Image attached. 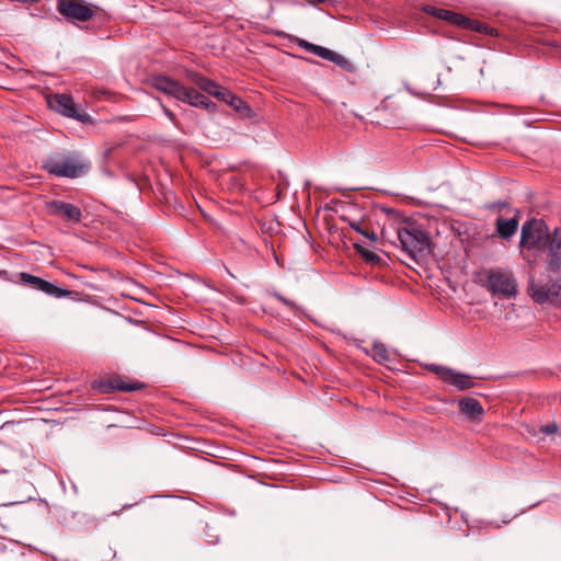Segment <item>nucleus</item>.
I'll return each instance as SVG.
<instances>
[{
    "instance_id": "nucleus-1",
    "label": "nucleus",
    "mask_w": 561,
    "mask_h": 561,
    "mask_svg": "<svg viewBox=\"0 0 561 561\" xmlns=\"http://www.w3.org/2000/svg\"><path fill=\"white\" fill-rule=\"evenodd\" d=\"M42 168L55 176L78 178L88 172L90 162L78 152H56L42 161Z\"/></svg>"
},
{
    "instance_id": "nucleus-2",
    "label": "nucleus",
    "mask_w": 561,
    "mask_h": 561,
    "mask_svg": "<svg viewBox=\"0 0 561 561\" xmlns=\"http://www.w3.org/2000/svg\"><path fill=\"white\" fill-rule=\"evenodd\" d=\"M151 84L158 91L170 95L181 102L188 103L192 106L214 107L215 104L204 94L193 88H186L179 81L165 76H157L151 80Z\"/></svg>"
},
{
    "instance_id": "nucleus-3",
    "label": "nucleus",
    "mask_w": 561,
    "mask_h": 561,
    "mask_svg": "<svg viewBox=\"0 0 561 561\" xmlns=\"http://www.w3.org/2000/svg\"><path fill=\"white\" fill-rule=\"evenodd\" d=\"M397 239L402 250L414 260L423 257L428 251L430 238L416 226L409 225L398 228Z\"/></svg>"
},
{
    "instance_id": "nucleus-4",
    "label": "nucleus",
    "mask_w": 561,
    "mask_h": 561,
    "mask_svg": "<svg viewBox=\"0 0 561 561\" xmlns=\"http://www.w3.org/2000/svg\"><path fill=\"white\" fill-rule=\"evenodd\" d=\"M551 234L542 220L531 219L526 221L522 227L520 247L539 250L548 247Z\"/></svg>"
},
{
    "instance_id": "nucleus-5",
    "label": "nucleus",
    "mask_w": 561,
    "mask_h": 561,
    "mask_svg": "<svg viewBox=\"0 0 561 561\" xmlns=\"http://www.w3.org/2000/svg\"><path fill=\"white\" fill-rule=\"evenodd\" d=\"M488 288L492 294H499L504 298H512L517 293V284L508 271H491L488 276Z\"/></svg>"
},
{
    "instance_id": "nucleus-6",
    "label": "nucleus",
    "mask_w": 561,
    "mask_h": 561,
    "mask_svg": "<svg viewBox=\"0 0 561 561\" xmlns=\"http://www.w3.org/2000/svg\"><path fill=\"white\" fill-rule=\"evenodd\" d=\"M57 11L72 23L76 21L87 22L94 16L93 9L87 5L82 0H58Z\"/></svg>"
},
{
    "instance_id": "nucleus-7",
    "label": "nucleus",
    "mask_w": 561,
    "mask_h": 561,
    "mask_svg": "<svg viewBox=\"0 0 561 561\" xmlns=\"http://www.w3.org/2000/svg\"><path fill=\"white\" fill-rule=\"evenodd\" d=\"M528 291L531 298L537 304H561V278L556 280H551L547 284H536L535 282H530L528 286Z\"/></svg>"
},
{
    "instance_id": "nucleus-8",
    "label": "nucleus",
    "mask_w": 561,
    "mask_h": 561,
    "mask_svg": "<svg viewBox=\"0 0 561 561\" xmlns=\"http://www.w3.org/2000/svg\"><path fill=\"white\" fill-rule=\"evenodd\" d=\"M427 369L439 376L444 382L454 386L458 390H467L474 386L469 375L458 373L451 368L431 364L427 366Z\"/></svg>"
},
{
    "instance_id": "nucleus-9",
    "label": "nucleus",
    "mask_w": 561,
    "mask_h": 561,
    "mask_svg": "<svg viewBox=\"0 0 561 561\" xmlns=\"http://www.w3.org/2000/svg\"><path fill=\"white\" fill-rule=\"evenodd\" d=\"M20 279L23 285H26L35 290L43 291L48 296L61 298L70 295V290L57 287L53 283H49L41 277L31 275L28 273H21Z\"/></svg>"
},
{
    "instance_id": "nucleus-10",
    "label": "nucleus",
    "mask_w": 561,
    "mask_h": 561,
    "mask_svg": "<svg viewBox=\"0 0 561 561\" xmlns=\"http://www.w3.org/2000/svg\"><path fill=\"white\" fill-rule=\"evenodd\" d=\"M49 106L64 116L84 122L87 115L78 113L73 99L68 94H55L48 99Z\"/></svg>"
},
{
    "instance_id": "nucleus-11",
    "label": "nucleus",
    "mask_w": 561,
    "mask_h": 561,
    "mask_svg": "<svg viewBox=\"0 0 561 561\" xmlns=\"http://www.w3.org/2000/svg\"><path fill=\"white\" fill-rule=\"evenodd\" d=\"M46 210L49 215L66 219L71 222L81 220V210L73 204L62 201H51L46 203Z\"/></svg>"
},
{
    "instance_id": "nucleus-12",
    "label": "nucleus",
    "mask_w": 561,
    "mask_h": 561,
    "mask_svg": "<svg viewBox=\"0 0 561 561\" xmlns=\"http://www.w3.org/2000/svg\"><path fill=\"white\" fill-rule=\"evenodd\" d=\"M546 264L549 271L561 273V229L551 233Z\"/></svg>"
},
{
    "instance_id": "nucleus-13",
    "label": "nucleus",
    "mask_w": 561,
    "mask_h": 561,
    "mask_svg": "<svg viewBox=\"0 0 561 561\" xmlns=\"http://www.w3.org/2000/svg\"><path fill=\"white\" fill-rule=\"evenodd\" d=\"M458 405L460 412L472 421L480 420L484 413L481 403L477 399L471 397L461 399Z\"/></svg>"
},
{
    "instance_id": "nucleus-14",
    "label": "nucleus",
    "mask_w": 561,
    "mask_h": 561,
    "mask_svg": "<svg viewBox=\"0 0 561 561\" xmlns=\"http://www.w3.org/2000/svg\"><path fill=\"white\" fill-rule=\"evenodd\" d=\"M424 11L431 15L437 16L456 25H462L467 21L463 15L445 9H437L428 5L424 9Z\"/></svg>"
},
{
    "instance_id": "nucleus-15",
    "label": "nucleus",
    "mask_w": 561,
    "mask_h": 561,
    "mask_svg": "<svg viewBox=\"0 0 561 561\" xmlns=\"http://www.w3.org/2000/svg\"><path fill=\"white\" fill-rule=\"evenodd\" d=\"M496 232L503 239H508L515 234L518 228V219L516 217L513 218H502L499 217L495 222Z\"/></svg>"
},
{
    "instance_id": "nucleus-16",
    "label": "nucleus",
    "mask_w": 561,
    "mask_h": 561,
    "mask_svg": "<svg viewBox=\"0 0 561 561\" xmlns=\"http://www.w3.org/2000/svg\"><path fill=\"white\" fill-rule=\"evenodd\" d=\"M142 388V383L140 382H125L122 379H113L110 385H102L101 389L103 392H110L111 390H121V391H135Z\"/></svg>"
},
{
    "instance_id": "nucleus-17",
    "label": "nucleus",
    "mask_w": 561,
    "mask_h": 561,
    "mask_svg": "<svg viewBox=\"0 0 561 561\" xmlns=\"http://www.w3.org/2000/svg\"><path fill=\"white\" fill-rule=\"evenodd\" d=\"M192 80H193V81H194V82H195V83H196V84H197L202 90H204L205 92H207L208 94H210V95H213V96L215 95V93L217 92V90H218V88H219V85H218L215 81H213V80H210V79H208V78H205V77H203V76H199V75H194V76L192 77Z\"/></svg>"
},
{
    "instance_id": "nucleus-18",
    "label": "nucleus",
    "mask_w": 561,
    "mask_h": 561,
    "mask_svg": "<svg viewBox=\"0 0 561 561\" xmlns=\"http://www.w3.org/2000/svg\"><path fill=\"white\" fill-rule=\"evenodd\" d=\"M298 45L306 49L307 51L312 53L313 55L319 56L323 59L329 56V48L309 43L306 39H298Z\"/></svg>"
},
{
    "instance_id": "nucleus-19",
    "label": "nucleus",
    "mask_w": 561,
    "mask_h": 561,
    "mask_svg": "<svg viewBox=\"0 0 561 561\" xmlns=\"http://www.w3.org/2000/svg\"><path fill=\"white\" fill-rule=\"evenodd\" d=\"M373 357L378 363L389 360V354L386 346L381 343H375L373 345Z\"/></svg>"
},
{
    "instance_id": "nucleus-20",
    "label": "nucleus",
    "mask_w": 561,
    "mask_h": 561,
    "mask_svg": "<svg viewBox=\"0 0 561 561\" xmlns=\"http://www.w3.org/2000/svg\"><path fill=\"white\" fill-rule=\"evenodd\" d=\"M325 60L332 61L333 64L340 66L343 69H350L351 62L344 56L329 49V56L324 58Z\"/></svg>"
},
{
    "instance_id": "nucleus-21",
    "label": "nucleus",
    "mask_w": 561,
    "mask_h": 561,
    "mask_svg": "<svg viewBox=\"0 0 561 561\" xmlns=\"http://www.w3.org/2000/svg\"><path fill=\"white\" fill-rule=\"evenodd\" d=\"M227 104H229L231 107H233L236 111L240 113H249L251 111L250 106L242 99L234 95L233 93L229 98Z\"/></svg>"
},
{
    "instance_id": "nucleus-22",
    "label": "nucleus",
    "mask_w": 561,
    "mask_h": 561,
    "mask_svg": "<svg viewBox=\"0 0 561 561\" xmlns=\"http://www.w3.org/2000/svg\"><path fill=\"white\" fill-rule=\"evenodd\" d=\"M354 247L365 261H367L369 263H375V262L379 261V256L376 253L364 248L359 243H355Z\"/></svg>"
},
{
    "instance_id": "nucleus-23",
    "label": "nucleus",
    "mask_w": 561,
    "mask_h": 561,
    "mask_svg": "<svg viewBox=\"0 0 561 561\" xmlns=\"http://www.w3.org/2000/svg\"><path fill=\"white\" fill-rule=\"evenodd\" d=\"M231 92L222 87L219 85L217 92L215 93V98H217L220 101L228 102L229 98L231 96Z\"/></svg>"
},
{
    "instance_id": "nucleus-24",
    "label": "nucleus",
    "mask_w": 561,
    "mask_h": 561,
    "mask_svg": "<svg viewBox=\"0 0 561 561\" xmlns=\"http://www.w3.org/2000/svg\"><path fill=\"white\" fill-rule=\"evenodd\" d=\"M348 225L353 230L360 233L362 236L366 234L367 229L363 228V225L360 221L353 220V221H350Z\"/></svg>"
},
{
    "instance_id": "nucleus-25",
    "label": "nucleus",
    "mask_w": 561,
    "mask_h": 561,
    "mask_svg": "<svg viewBox=\"0 0 561 561\" xmlns=\"http://www.w3.org/2000/svg\"><path fill=\"white\" fill-rule=\"evenodd\" d=\"M540 431L547 435H550L558 431V426L556 423H549L547 425L541 426Z\"/></svg>"
},
{
    "instance_id": "nucleus-26",
    "label": "nucleus",
    "mask_w": 561,
    "mask_h": 561,
    "mask_svg": "<svg viewBox=\"0 0 561 561\" xmlns=\"http://www.w3.org/2000/svg\"><path fill=\"white\" fill-rule=\"evenodd\" d=\"M275 297H276L279 301H282L284 305H286V306H288V307H290V308H295V307H296V305H295V302H294V301H291V300H289V299H287V298L283 297V296H282V295H279V294H276V295H275Z\"/></svg>"
},
{
    "instance_id": "nucleus-27",
    "label": "nucleus",
    "mask_w": 561,
    "mask_h": 561,
    "mask_svg": "<svg viewBox=\"0 0 561 561\" xmlns=\"http://www.w3.org/2000/svg\"><path fill=\"white\" fill-rule=\"evenodd\" d=\"M162 110H163V113L164 115L170 119L172 121L173 123H175V115L172 111H170L168 107L163 106L162 105Z\"/></svg>"
},
{
    "instance_id": "nucleus-28",
    "label": "nucleus",
    "mask_w": 561,
    "mask_h": 561,
    "mask_svg": "<svg viewBox=\"0 0 561 561\" xmlns=\"http://www.w3.org/2000/svg\"><path fill=\"white\" fill-rule=\"evenodd\" d=\"M363 236L369 239L371 242L377 240V234L374 231L366 230V234Z\"/></svg>"
},
{
    "instance_id": "nucleus-29",
    "label": "nucleus",
    "mask_w": 561,
    "mask_h": 561,
    "mask_svg": "<svg viewBox=\"0 0 561 561\" xmlns=\"http://www.w3.org/2000/svg\"><path fill=\"white\" fill-rule=\"evenodd\" d=\"M325 1L327 0H307V2L312 4V5H316V4H319V3H323Z\"/></svg>"
},
{
    "instance_id": "nucleus-30",
    "label": "nucleus",
    "mask_w": 561,
    "mask_h": 561,
    "mask_svg": "<svg viewBox=\"0 0 561 561\" xmlns=\"http://www.w3.org/2000/svg\"><path fill=\"white\" fill-rule=\"evenodd\" d=\"M495 206H496L499 209H502L503 207H505V206H506V203H497Z\"/></svg>"
}]
</instances>
